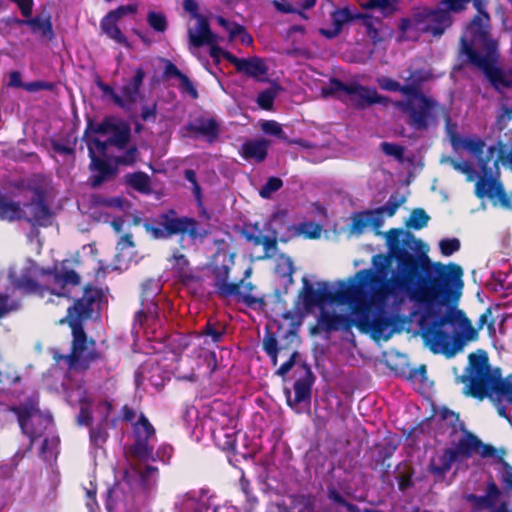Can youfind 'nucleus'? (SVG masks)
Returning <instances> with one entry per match:
<instances>
[{
    "mask_svg": "<svg viewBox=\"0 0 512 512\" xmlns=\"http://www.w3.org/2000/svg\"><path fill=\"white\" fill-rule=\"evenodd\" d=\"M393 252L398 267L392 285L405 290L422 311V322L431 320L434 338L438 341L448 337L442 330L446 325L460 330L452 343L443 344V353L452 357L466 342L478 340V329H474L466 313L457 307L464 286L462 267L454 262H434L425 255L415 257L397 246Z\"/></svg>",
    "mask_w": 512,
    "mask_h": 512,
    "instance_id": "obj_1",
    "label": "nucleus"
},
{
    "mask_svg": "<svg viewBox=\"0 0 512 512\" xmlns=\"http://www.w3.org/2000/svg\"><path fill=\"white\" fill-rule=\"evenodd\" d=\"M104 294L100 288L87 285L80 298L68 307L66 316L59 321L71 328V351L63 356L68 368L77 373H84L94 362L103 359V353L96 348V341L89 338L83 322L89 320L101 310Z\"/></svg>",
    "mask_w": 512,
    "mask_h": 512,
    "instance_id": "obj_2",
    "label": "nucleus"
},
{
    "mask_svg": "<svg viewBox=\"0 0 512 512\" xmlns=\"http://www.w3.org/2000/svg\"><path fill=\"white\" fill-rule=\"evenodd\" d=\"M355 280L356 289L348 307L357 318V329L362 333H371L374 339H389L393 333L389 328L395 320L382 307L373 310L376 298L381 293L372 294L369 290V286L381 284L383 279L372 269H362L356 272Z\"/></svg>",
    "mask_w": 512,
    "mask_h": 512,
    "instance_id": "obj_3",
    "label": "nucleus"
},
{
    "mask_svg": "<svg viewBox=\"0 0 512 512\" xmlns=\"http://www.w3.org/2000/svg\"><path fill=\"white\" fill-rule=\"evenodd\" d=\"M143 228L146 233L157 240L170 239L179 235L181 239L187 236L192 242H195L202 241L208 235V231L202 228L195 218L180 216L172 208L144 222Z\"/></svg>",
    "mask_w": 512,
    "mask_h": 512,
    "instance_id": "obj_4",
    "label": "nucleus"
},
{
    "mask_svg": "<svg viewBox=\"0 0 512 512\" xmlns=\"http://www.w3.org/2000/svg\"><path fill=\"white\" fill-rule=\"evenodd\" d=\"M385 236L389 254L374 255L372 258V264L377 271L387 272L391 265V259H394L396 261V267L392 273L391 278L385 281L379 293L383 294L384 296L392 294L395 291H401L406 293L405 290L392 285V280L398 267V259L396 258L393 252V248L394 246H397L398 248L403 249L404 251H406V253L410 255H413L415 257H422L424 255L428 256L426 254V250L423 249L425 245L423 244L422 240L417 239L413 235V233L402 228H391L389 231L386 232Z\"/></svg>",
    "mask_w": 512,
    "mask_h": 512,
    "instance_id": "obj_5",
    "label": "nucleus"
},
{
    "mask_svg": "<svg viewBox=\"0 0 512 512\" xmlns=\"http://www.w3.org/2000/svg\"><path fill=\"white\" fill-rule=\"evenodd\" d=\"M495 375L496 368L492 369L487 352L479 349L468 355L467 366L457 381L464 384L465 396L482 401L489 396Z\"/></svg>",
    "mask_w": 512,
    "mask_h": 512,
    "instance_id": "obj_6",
    "label": "nucleus"
},
{
    "mask_svg": "<svg viewBox=\"0 0 512 512\" xmlns=\"http://www.w3.org/2000/svg\"><path fill=\"white\" fill-rule=\"evenodd\" d=\"M394 105L407 116V125L416 131H426L438 124V102L417 90L406 100L397 101Z\"/></svg>",
    "mask_w": 512,
    "mask_h": 512,
    "instance_id": "obj_7",
    "label": "nucleus"
},
{
    "mask_svg": "<svg viewBox=\"0 0 512 512\" xmlns=\"http://www.w3.org/2000/svg\"><path fill=\"white\" fill-rule=\"evenodd\" d=\"M445 1H440L436 8L418 7L414 9L415 29L435 37L443 35L453 23L451 12L463 11L471 0L461 2L460 7L455 9Z\"/></svg>",
    "mask_w": 512,
    "mask_h": 512,
    "instance_id": "obj_8",
    "label": "nucleus"
},
{
    "mask_svg": "<svg viewBox=\"0 0 512 512\" xmlns=\"http://www.w3.org/2000/svg\"><path fill=\"white\" fill-rule=\"evenodd\" d=\"M318 284L321 287L319 289H314L306 278L303 279V289L300 293V297L302 298L306 309H310L325 302L335 303L338 305H349L354 294V290L356 289L355 277L350 279L349 283L340 281L338 283L339 289L336 291L329 290L328 283L326 282Z\"/></svg>",
    "mask_w": 512,
    "mask_h": 512,
    "instance_id": "obj_9",
    "label": "nucleus"
},
{
    "mask_svg": "<svg viewBox=\"0 0 512 512\" xmlns=\"http://www.w3.org/2000/svg\"><path fill=\"white\" fill-rule=\"evenodd\" d=\"M461 50L467 56L469 62L479 68L490 82L492 87L500 91L502 88L509 89L512 87V79L500 67L495 65L498 59V51L493 56L482 55L476 51L464 39H460Z\"/></svg>",
    "mask_w": 512,
    "mask_h": 512,
    "instance_id": "obj_10",
    "label": "nucleus"
},
{
    "mask_svg": "<svg viewBox=\"0 0 512 512\" xmlns=\"http://www.w3.org/2000/svg\"><path fill=\"white\" fill-rule=\"evenodd\" d=\"M440 417L447 421L451 428L449 433L451 448H495L491 444L482 442L477 435L469 431L465 423L460 420L458 413L444 407Z\"/></svg>",
    "mask_w": 512,
    "mask_h": 512,
    "instance_id": "obj_11",
    "label": "nucleus"
},
{
    "mask_svg": "<svg viewBox=\"0 0 512 512\" xmlns=\"http://www.w3.org/2000/svg\"><path fill=\"white\" fill-rule=\"evenodd\" d=\"M16 412L22 432L30 439V445L28 448H32L39 438H43L40 448H57L59 446L60 439L58 436H52L49 438L44 434L45 427L43 426V423L48 424L49 421L37 416L35 411L33 412L27 407L18 408L16 409Z\"/></svg>",
    "mask_w": 512,
    "mask_h": 512,
    "instance_id": "obj_12",
    "label": "nucleus"
},
{
    "mask_svg": "<svg viewBox=\"0 0 512 512\" xmlns=\"http://www.w3.org/2000/svg\"><path fill=\"white\" fill-rule=\"evenodd\" d=\"M490 17L487 12L482 11L480 14L475 15L470 21L467 32L470 40L464 38L471 46L474 45L481 47L485 50L486 55L493 56L498 51V44L491 38L489 32Z\"/></svg>",
    "mask_w": 512,
    "mask_h": 512,
    "instance_id": "obj_13",
    "label": "nucleus"
},
{
    "mask_svg": "<svg viewBox=\"0 0 512 512\" xmlns=\"http://www.w3.org/2000/svg\"><path fill=\"white\" fill-rule=\"evenodd\" d=\"M473 454H479L482 458L496 455L503 456L506 450H444L441 455H435L431 458L429 464L430 472L436 477H444L450 470L453 461L461 458H469Z\"/></svg>",
    "mask_w": 512,
    "mask_h": 512,
    "instance_id": "obj_14",
    "label": "nucleus"
},
{
    "mask_svg": "<svg viewBox=\"0 0 512 512\" xmlns=\"http://www.w3.org/2000/svg\"><path fill=\"white\" fill-rule=\"evenodd\" d=\"M487 398L495 406L498 415L511 423V419L506 413L505 403L512 404V382L502 378L499 368H496V375L492 381L491 391H489Z\"/></svg>",
    "mask_w": 512,
    "mask_h": 512,
    "instance_id": "obj_15",
    "label": "nucleus"
},
{
    "mask_svg": "<svg viewBox=\"0 0 512 512\" xmlns=\"http://www.w3.org/2000/svg\"><path fill=\"white\" fill-rule=\"evenodd\" d=\"M183 9L193 18L198 19V33L189 30V40L194 47H201L204 44L214 42V33L210 29L208 20L199 14V5L196 0H184Z\"/></svg>",
    "mask_w": 512,
    "mask_h": 512,
    "instance_id": "obj_16",
    "label": "nucleus"
},
{
    "mask_svg": "<svg viewBox=\"0 0 512 512\" xmlns=\"http://www.w3.org/2000/svg\"><path fill=\"white\" fill-rule=\"evenodd\" d=\"M168 262L171 265L173 276L184 286L190 287L202 281V277L191 266L189 259L178 249L173 251Z\"/></svg>",
    "mask_w": 512,
    "mask_h": 512,
    "instance_id": "obj_17",
    "label": "nucleus"
},
{
    "mask_svg": "<svg viewBox=\"0 0 512 512\" xmlns=\"http://www.w3.org/2000/svg\"><path fill=\"white\" fill-rule=\"evenodd\" d=\"M227 61L234 65L237 72L253 78L257 82L266 81L268 66L265 61L257 56L238 58L232 53H227Z\"/></svg>",
    "mask_w": 512,
    "mask_h": 512,
    "instance_id": "obj_18",
    "label": "nucleus"
},
{
    "mask_svg": "<svg viewBox=\"0 0 512 512\" xmlns=\"http://www.w3.org/2000/svg\"><path fill=\"white\" fill-rule=\"evenodd\" d=\"M242 236L252 245L263 247L264 253L258 257L259 260L272 258L278 250L277 232L274 230L272 236H262L259 223L246 225L242 230Z\"/></svg>",
    "mask_w": 512,
    "mask_h": 512,
    "instance_id": "obj_19",
    "label": "nucleus"
},
{
    "mask_svg": "<svg viewBox=\"0 0 512 512\" xmlns=\"http://www.w3.org/2000/svg\"><path fill=\"white\" fill-rule=\"evenodd\" d=\"M301 367L304 370V374L294 382V399H291L290 391H287V404L297 412H300L297 409L298 405L303 402H307L308 404L310 403L312 387L316 380L314 373L307 363H303Z\"/></svg>",
    "mask_w": 512,
    "mask_h": 512,
    "instance_id": "obj_20",
    "label": "nucleus"
},
{
    "mask_svg": "<svg viewBox=\"0 0 512 512\" xmlns=\"http://www.w3.org/2000/svg\"><path fill=\"white\" fill-rule=\"evenodd\" d=\"M351 89L353 92H349L350 102L352 106L358 110L365 109L374 104L387 106L390 103V98L378 94L374 87L363 86L357 82H352Z\"/></svg>",
    "mask_w": 512,
    "mask_h": 512,
    "instance_id": "obj_21",
    "label": "nucleus"
},
{
    "mask_svg": "<svg viewBox=\"0 0 512 512\" xmlns=\"http://www.w3.org/2000/svg\"><path fill=\"white\" fill-rule=\"evenodd\" d=\"M357 318H352L345 314H337L322 310L318 318V326L311 328V333L315 334L319 330L324 332L332 331H350L353 326L356 327Z\"/></svg>",
    "mask_w": 512,
    "mask_h": 512,
    "instance_id": "obj_22",
    "label": "nucleus"
},
{
    "mask_svg": "<svg viewBox=\"0 0 512 512\" xmlns=\"http://www.w3.org/2000/svg\"><path fill=\"white\" fill-rule=\"evenodd\" d=\"M35 197L29 203L24 204L25 207L31 208V217L26 216L22 220L32 225L47 226L50 223L52 212L46 203L45 193L41 188L34 189Z\"/></svg>",
    "mask_w": 512,
    "mask_h": 512,
    "instance_id": "obj_23",
    "label": "nucleus"
},
{
    "mask_svg": "<svg viewBox=\"0 0 512 512\" xmlns=\"http://www.w3.org/2000/svg\"><path fill=\"white\" fill-rule=\"evenodd\" d=\"M88 154L90 158V170L96 173L90 176V185L93 188L101 186L105 181L113 179L117 174V166H111L106 160L95 154L94 147L88 145Z\"/></svg>",
    "mask_w": 512,
    "mask_h": 512,
    "instance_id": "obj_24",
    "label": "nucleus"
},
{
    "mask_svg": "<svg viewBox=\"0 0 512 512\" xmlns=\"http://www.w3.org/2000/svg\"><path fill=\"white\" fill-rule=\"evenodd\" d=\"M243 285V279L239 282H224L219 285L216 289L218 296L222 298L230 296H239L241 301L249 308L257 310L264 309L266 302L264 297H255L251 294H241L240 287Z\"/></svg>",
    "mask_w": 512,
    "mask_h": 512,
    "instance_id": "obj_25",
    "label": "nucleus"
},
{
    "mask_svg": "<svg viewBox=\"0 0 512 512\" xmlns=\"http://www.w3.org/2000/svg\"><path fill=\"white\" fill-rule=\"evenodd\" d=\"M361 13H352V11L348 7L344 8H336L330 13V19L333 25V28L326 29L320 28L318 30L319 34L324 36L327 39H334L340 35L343 30V27L351 23L354 20L359 19Z\"/></svg>",
    "mask_w": 512,
    "mask_h": 512,
    "instance_id": "obj_26",
    "label": "nucleus"
},
{
    "mask_svg": "<svg viewBox=\"0 0 512 512\" xmlns=\"http://www.w3.org/2000/svg\"><path fill=\"white\" fill-rule=\"evenodd\" d=\"M184 129L195 136H203L209 143L216 142L220 135V124L215 118H197L187 123Z\"/></svg>",
    "mask_w": 512,
    "mask_h": 512,
    "instance_id": "obj_27",
    "label": "nucleus"
},
{
    "mask_svg": "<svg viewBox=\"0 0 512 512\" xmlns=\"http://www.w3.org/2000/svg\"><path fill=\"white\" fill-rule=\"evenodd\" d=\"M134 444L129 448H152V442L156 438V432L148 418L141 413L139 419L133 424Z\"/></svg>",
    "mask_w": 512,
    "mask_h": 512,
    "instance_id": "obj_28",
    "label": "nucleus"
},
{
    "mask_svg": "<svg viewBox=\"0 0 512 512\" xmlns=\"http://www.w3.org/2000/svg\"><path fill=\"white\" fill-rule=\"evenodd\" d=\"M493 173L491 174H483L479 177L475 184V194L478 198H499L503 199L505 197V191L501 182L493 177Z\"/></svg>",
    "mask_w": 512,
    "mask_h": 512,
    "instance_id": "obj_29",
    "label": "nucleus"
},
{
    "mask_svg": "<svg viewBox=\"0 0 512 512\" xmlns=\"http://www.w3.org/2000/svg\"><path fill=\"white\" fill-rule=\"evenodd\" d=\"M30 29L31 34L37 35L48 41L55 38L53 30L52 16L49 11H43L40 14L26 19V25Z\"/></svg>",
    "mask_w": 512,
    "mask_h": 512,
    "instance_id": "obj_30",
    "label": "nucleus"
},
{
    "mask_svg": "<svg viewBox=\"0 0 512 512\" xmlns=\"http://www.w3.org/2000/svg\"><path fill=\"white\" fill-rule=\"evenodd\" d=\"M501 495V491L495 483L492 476L487 480V488L485 495L468 494L466 499L473 505L475 510L494 508L496 502Z\"/></svg>",
    "mask_w": 512,
    "mask_h": 512,
    "instance_id": "obj_31",
    "label": "nucleus"
},
{
    "mask_svg": "<svg viewBox=\"0 0 512 512\" xmlns=\"http://www.w3.org/2000/svg\"><path fill=\"white\" fill-rule=\"evenodd\" d=\"M270 144L269 140L263 138L247 140L241 145L239 154L247 161L254 160L256 163H261L267 158Z\"/></svg>",
    "mask_w": 512,
    "mask_h": 512,
    "instance_id": "obj_32",
    "label": "nucleus"
},
{
    "mask_svg": "<svg viewBox=\"0 0 512 512\" xmlns=\"http://www.w3.org/2000/svg\"><path fill=\"white\" fill-rule=\"evenodd\" d=\"M145 75L144 69L138 67L130 79L124 80L121 88V97L126 101V109H129L131 105L137 102Z\"/></svg>",
    "mask_w": 512,
    "mask_h": 512,
    "instance_id": "obj_33",
    "label": "nucleus"
},
{
    "mask_svg": "<svg viewBox=\"0 0 512 512\" xmlns=\"http://www.w3.org/2000/svg\"><path fill=\"white\" fill-rule=\"evenodd\" d=\"M359 20H361L367 36L374 45H378L385 40L387 26L382 19L361 13Z\"/></svg>",
    "mask_w": 512,
    "mask_h": 512,
    "instance_id": "obj_34",
    "label": "nucleus"
},
{
    "mask_svg": "<svg viewBox=\"0 0 512 512\" xmlns=\"http://www.w3.org/2000/svg\"><path fill=\"white\" fill-rule=\"evenodd\" d=\"M227 333V325L215 318H209L205 325L201 327L199 335L204 337L205 343L218 344L223 341Z\"/></svg>",
    "mask_w": 512,
    "mask_h": 512,
    "instance_id": "obj_35",
    "label": "nucleus"
},
{
    "mask_svg": "<svg viewBox=\"0 0 512 512\" xmlns=\"http://www.w3.org/2000/svg\"><path fill=\"white\" fill-rule=\"evenodd\" d=\"M109 133L111 136L108 137V143L116 150H123L131 143V127L125 121H114Z\"/></svg>",
    "mask_w": 512,
    "mask_h": 512,
    "instance_id": "obj_36",
    "label": "nucleus"
},
{
    "mask_svg": "<svg viewBox=\"0 0 512 512\" xmlns=\"http://www.w3.org/2000/svg\"><path fill=\"white\" fill-rule=\"evenodd\" d=\"M45 273L53 275L54 284L59 286L60 291L51 290V293L57 296L70 297L69 293L65 291L67 285L77 286L81 282L79 274L73 270H65L63 273L55 272L52 270L46 271Z\"/></svg>",
    "mask_w": 512,
    "mask_h": 512,
    "instance_id": "obj_37",
    "label": "nucleus"
},
{
    "mask_svg": "<svg viewBox=\"0 0 512 512\" xmlns=\"http://www.w3.org/2000/svg\"><path fill=\"white\" fill-rule=\"evenodd\" d=\"M102 32L117 44L125 47L129 46V42L118 26V20L107 13L100 21Z\"/></svg>",
    "mask_w": 512,
    "mask_h": 512,
    "instance_id": "obj_38",
    "label": "nucleus"
},
{
    "mask_svg": "<svg viewBox=\"0 0 512 512\" xmlns=\"http://www.w3.org/2000/svg\"><path fill=\"white\" fill-rule=\"evenodd\" d=\"M450 140L455 150L465 149L475 157H480L484 152L485 142L480 138L461 137L453 134Z\"/></svg>",
    "mask_w": 512,
    "mask_h": 512,
    "instance_id": "obj_39",
    "label": "nucleus"
},
{
    "mask_svg": "<svg viewBox=\"0 0 512 512\" xmlns=\"http://www.w3.org/2000/svg\"><path fill=\"white\" fill-rule=\"evenodd\" d=\"M125 183L142 194L149 195L152 192L150 177L145 172L138 171L126 174Z\"/></svg>",
    "mask_w": 512,
    "mask_h": 512,
    "instance_id": "obj_40",
    "label": "nucleus"
},
{
    "mask_svg": "<svg viewBox=\"0 0 512 512\" xmlns=\"http://www.w3.org/2000/svg\"><path fill=\"white\" fill-rule=\"evenodd\" d=\"M117 151L119 154L113 158V161L117 167L134 166L140 159L141 154L136 144L129 143L125 149Z\"/></svg>",
    "mask_w": 512,
    "mask_h": 512,
    "instance_id": "obj_41",
    "label": "nucleus"
},
{
    "mask_svg": "<svg viewBox=\"0 0 512 512\" xmlns=\"http://www.w3.org/2000/svg\"><path fill=\"white\" fill-rule=\"evenodd\" d=\"M24 218V210L18 202L6 201L0 196V219L7 221L22 220Z\"/></svg>",
    "mask_w": 512,
    "mask_h": 512,
    "instance_id": "obj_42",
    "label": "nucleus"
},
{
    "mask_svg": "<svg viewBox=\"0 0 512 512\" xmlns=\"http://www.w3.org/2000/svg\"><path fill=\"white\" fill-rule=\"evenodd\" d=\"M14 288L23 291L24 293H42L41 285L30 276L29 271L21 274L20 277L11 276Z\"/></svg>",
    "mask_w": 512,
    "mask_h": 512,
    "instance_id": "obj_43",
    "label": "nucleus"
},
{
    "mask_svg": "<svg viewBox=\"0 0 512 512\" xmlns=\"http://www.w3.org/2000/svg\"><path fill=\"white\" fill-rule=\"evenodd\" d=\"M498 156L499 144L497 143V145L489 146L485 155L482 154L480 157H477L481 173L491 174L494 171H498L499 164H497V167H494V161Z\"/></svg>",
    "mask_w": 512,
    "mask_h": 512,
    "instance_id": "obj_44",
    "label": "nucleus"
},
{
    "mask_svg": "<svg viewBox=\"0 0 512 512\" xmlns=\"http://www.w3.org/2000/svg\"><path fill=\"white\" fill-rule=\"evenodd\" d=\"M89 436L91 444L95 448H102L109 437L107 415L97 425L90 428Z\"/></svg>",
    "mask_w": 512,
    "mask_h": 512,
    "instance_id": "obj_45",
    "label": "nucleus"
},
{
    "mask_svg": "<svg viewBox=\"0 0 512 512\" xmlns=\"http://www.w3.org/2000/svg\"><path fill=\"white\" fill-rule=\"evenodd\" d=\"M344 92L349 95V92H353L351 89V83L346 84L342 80L338 78H331L326 86L321 88V95L323 97H335L341 99L339 97V93Z\"/></svg>",
    "mask_w": 512,
    "mask_h": 512,
    "instance_id": "obj_46",
    "label": "nucleus"
},
{
    "mask_svg": "<svg viewBox=\"0 0 512 512\" xmlns=\"http://www.w3.org/2000/svg\"><path fill=\"white\" fill-rule=\"evenodd\" d=\"M114 119L112 117H105L102 122L95 123L94 120L90 117L87 118L86 128L83 134V140H86L90 137L91 133L96 134H107L112 129V125L114 123Z\"/></svg>",
    "mask_w": 512,
    "mask_h": 512,
    "instance_id": "obj_47",
    "label": "nucleus"
},
{
    "mask_svg": "<svg viewBox=\"0 0 512 512\" xmlns=\"http://www.w3.org/2000/svg\"><path fill=\"white\" fill-rule=\"evenodd\" d=\"M377 83L382 90L400 92L407 97H409L411 94H414L416 90L414 86L401 85L398 81L390 77L378 78Z\"/></svg>",
    "mask_w": 512,
    "mask_h": 512,
    "instance_id": "obj_48",
    "label": "nucleus"
},
{
    "mask_svg": "<svg viewBox=\"0 0 512 512\" xmlns=\"http://www.w3.org/2000/svg\"><path fill=\"white\" fill-rule=\"evenodd\" d=\"M261 130L267 134L277 137L288 144H299L302 145L301 140H290L287 138L285 132L283 131L281 125L274 120H265L261 123Z\"/></svg>",
    "mask_w": 512,
    "mask_h": 512,
    "instance_id": "obj_49",
    "label": "nucleus"
},
{
    "mask_svg": "<svg viewBox=\"0 0 512 512\" xmlns=\"http://www.w3.org/2000/svg\"><path fill=\"white\" fill-rule=\"evenodd\" d=\"M429 220L430 217L424 209L415 208L411 211L409 218L405 222V225L408 228L420 230L427 226Z\"/></svg>",
    "mask_w": 512,
    "mask_h": 512,
    "instance_id": "obj_50",
    "label": "nucleus"
},
{
    "mask_svg": "<svg viewBox=\"0 0 512 512\" xmlns=\"http://www.w3.org/2000/svg\"><path fill=\"white\" fill-rule=\"evenodd\" d=\"M414 471L413 469L408 465H403L401 467L400 465L397 466V470L395 472V478L398 482V488L400 491L404 492L410 487L413 486V477Z\"/></svg>",
    "mask_w": 512,
    "mask_h": 512,
    "instance_id": "obj_51",
    "label": "nucleus"
},
{
    "mask_svg": "<svg viewBox=\"0 0 512 512\" xmlns=\"http://www.w3.org/2000/svg\"><path fill=\"white\" fill-rule=\"evenodd\" d=\"M398 0H368L366 8L379 9L384 16H390L397 10Z\"/></svg>",
    "mask_w": 512,
    "mask_h": 512,
    "instance_id": "obj_52",
    "label": "nucleus"
},
{
    "mask_svg": "<svg viewBox=\"0 0 512 512\" xmlns=\"http://www.w3.org/2000/svg\"><path fill=\"white\" fill-rule=\"evenodd\" d=\"M148 25L156 32L163 33L167 30L168 21L162 12L149 11L147 14Z\"/></svg>",
    "mask_w": 512,
    "mask_h": 512,
    "instance_id": "obj_53",
    "label": "nucleus"
},
{
    "mask_svg": "<svg viewBox=\"0 0 512 512\" xmlns=\"http://www.w3.org/2000/svg\"><path fill=\"white\" fill-rule=\"evenodd\" d=\"M381 151L390 157H393L399 162L404 160L405 148L398 143L382 142L380 144Z\"/></svg>",
    "mask_w": 512,
    "mask_h": 512,
    "instance_id": "obj_54",
    "label": "nucleus"
},
{
    "mask_svg": "<svg viewBox=\"0 0 512 512\" xmlns=\"http://www.w3.org/2000/svg\"><path fill=\"white\" fill-rule=\"evenodd\" d=\"M97 87L106 95L109 96L111 101L118 106L119 108L126 109V101L122 99L121 95H119L113 87L104 83L102 80L96 81Z\"/></svg>",
    "mask_w": 512,
    "mask_h": 512,
    "instance_id": "obj_55",
    "label": "nucleus"
},
{
    "mask_svg": "<svg viewBox=\"0 0 512 512\" xmlns=\"http://www.w3.org/2000/svg\"><path fill=\"white\" fill-rule=\"evenodd\" d=\"M499 144V156L494 161V167H497V164L502 163L503 165H509L512 170V141L507 144L498 141Z\"/></svg>",
    "mask_w": 512,
    "mask_h": 512,
    "instance_id": "obj_56",
    "label": "nucleus"
},
{
    "mask_svg": "<svg viewBox=\"0 0 512 512\" xmlns=\"http://www.w3.org/2000/svg\"><path fill=\"white\" fill-rule=\"evenodd\" d=\"M282 186L283 181L279 177H269L267 182L259 190V195L264 199H268L273 193L281 189Z\"/></svg>",
    "mask_w": 512,
    "mask_h": 512,
    "instance_id": "obj_57",
    "label": "nucleus"
},
{
    "mask_svg": "<svg viewBox=\"0 0 512 512\" xmlns=\"http://www.w3.org/2000/svg\"><path fill=\"white\" fill-rule=\"evenodd\" d=\"M276 98L275 90L268 88L261 91L257 96V104L260 108L270 111L273 109L274 100Z\"/></svg>",
    "mask_w": 512,
    "mask_h": 512,
    "instance_id": "obj_58",
    "label": "nucleus"
},
{
    "mask_svg": "<svg viewBox=\"0 0 512 512\" xmlns=\"http://www.w3.org/2000/svg\"><path fill=\"white\" fill-rule=\"evenodd\" d=\"M328 498L334 503L343 506L348 512H360V508L349 501H347L336 489L331 488L328 490Z\"/></svg>",
    "mask_w": 512,
    "mask_h": 512,
    "instance_id": "obj_59",
    "label": "nucleus"
},
{
    "mask_svg": "<svg viewBox=\"0 0 512 512\" xmlns=\"http://www.w3.org/2000/svg\"><path fill=\"white\" fill-rule=\"evenodd\" d=\"M460 247V240L455 237L444 238L439 242L440 252L443 256H451L455 252L459 251Z\"/></svg>",
    "mask_w": 512,
    "mask_h": 512,
    "instance_id": "obj_60",
    "label": "nucleus"
},
{
    "mask_svg": "<svg viewBox=\"0 0 512 512\" xmlns=\"http://www.w3.org/2000/svg\"><path fill=\"white\" fill-rule=\"evenodd\" d=\"M409 75L404 78L407 82L405 86H414L418 93H422L420 87L426 80L424 72L421 69H408Z\"/></svg>",
    "mask_w": 512,
    "mask_h": 512,
    "instance_id": "obj_61",
    "label": "nucleus"
},
{
    "mask_svg": "<svg viewBox=\"0 0 512 512\" xmlns=\"http://www.w3.org/2000/svg\"><path fill=\"white\" fill-rule=\"evenodd\" d=\"M19 307L20 304L17 300H10L8 295H0V319L17 311Z\"/></svg>",
    "mask_w": 512,
    "mask_h": 512,
    "instance_id": "obj_62",
    "label": "nucleus"
},
{
    "mask_svg": "<svg viewBox=\"0 0 512 512\" xmlns=\"http://www.w3.org/2000/svg\"><path fill=\"white\" fill-rule=\"evenodd\" d=\"M263 350L265 353H274L280 352L281 348L278 346V340L274 333L271 331H266L263 341H262Z\"/></svg>",
    "mask_w": 512,
    "mask_h": 512,
    "instance_id": "obj_63",
    "label": "nucleus"
},
{
    "mask_svg": "<svg viewBox=\"0 0 512 512\" xmlns=\"http://www.w3.org/2000/svg\"><path fill=\"white\" fill-rule=\"evenodd\" d=\"M404 198L397 199L393 195L389 198L387 203L378 209V212L386 213L389 217H392L395 215L398 208L403 204Z\"/></svg>",
    "mask_w": 512,
    "mask_h": 512,
    "instance_id": "obj_64",
    "label": "nucleus"
}]
</instances>
